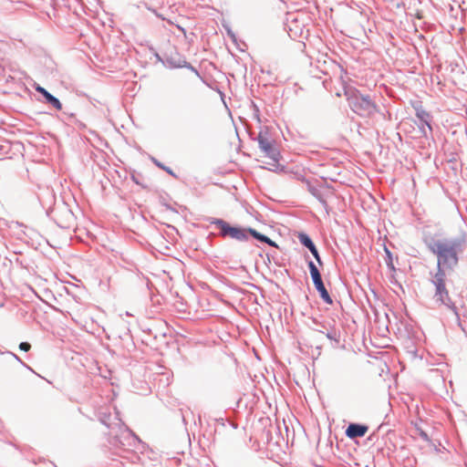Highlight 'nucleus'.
<instances>
[{
	"label": "nucleus",
	"instance_id": "nucleus-1",
	"mask_svg": "<svg viewBox=\"0 0 467 467\" xmlns=\"http://www.w3.org/2000/svg\"><path fill=\"white\" fill-rule=\"evenodd\" d=\"M428 250L437 256V268L452 272L459 265L460 254L463 250V240L459 237L428 235L424 237Z\"/></svg>",
	"mask_w": 467,
	"mask_h": 467
},
{
	"label": "nucleus",
	"instance_id": "nucleus-2",
	"mask_svg": "<svg viewBox=\"0 0 467 467\" xmlns=\"http://www.w3.org/2000/svg\"><path fill=\"white\" fill-rule=\"evenodd\" d=\"M107 419H109V416L100 420L109 430L107 434V443L104 444V447L107 448L112 455L119 457H125V453L135 451L138 448V444L140 442L139 437L121 422L120 420L113 425H110Z\"/></svg>",
	"mask_w": 467,
	"mask_h": 467
},
{
	"label": "nucleus",
	"instance_id": "nucleus-3",
	"mask_svg": "<svg viewBox=\"0 0 467 467\" xmlns=\"http://www.w3.org/2000/svg\"><path fill=\"white\" fill-rule=\"evenodd\" d=\"M207 221L218 230L216 236L222 239H231L238 243H247L250 237H253L260 243L278 248L275 241L252 227L231 224L229 222L221 218L209 217Z\"/></svg>",
	"mask_w": 467,
	"mask_h": 467
},
{
	"label": "nucleus",
	"instance_id": "nucleus-4",
	"mask_svg": "<svg viewBox=\"0 0 467 467\" xmlns=\"http://www.w3.org/2000/svg\"><path fill=\"white\" fill-rule=\"evenodd\" d=\"M309 16L302 11L287 12L285 20V29L292 39H304L308 36L306 29Z\"/></svg>",
	"mask_w": 467,
	"mask_h": 467
},
{
	"label": "nucleus",
	"instance_id": "nucleus-5",
	"mask_svg": "<svg viewBox=\"0 0 467 467\" xmlns=\"http://www.w3.org/2000/svg\"><path fill=\"white\" fill-rule=\"evenodd\" d=\"M256 140L258 141L259 149L271 160V161L267 162L270 166L268 168L269 171L275 172L284 171L285 166L279 163V160L281 158L280 151L272 143L267 130H260Z\"/></svg>",
	"mask_w": 467,
	"mask_h": 467
},
{
	"label": "nucleus",
	"instance_id": "nucleus-6",
	"mask_svg": "<svg viewBox=\"0 0 467 467\" xmlns=\"http://www.w3.org/2000/svg\"><path fill=\"white\" fill-rule=\"evenodd\" d=\"M348 104L350 109L361 117H370L377 110V105L369 95H364L355 89L348 96Z\"/></svg>",
	"mask_w": 467,
	"mask_h": 467
},
{
	"label": "nucleus",
	"instance_id": "nucleus-7",
	"mask_svg": "<svg viewBox=\"0 0 467 467\" xmlns=\"http://www.w3.org/2000/svg\"><path fill=\"white\" fill-rule=\"evenodd\" d=\"M449 271H444L441 269H436L435 274H431V282L435 287L434 296L436 300L441 302L442 305L448 306L449 308L455 309L454 304L450 297L449 291L446 288L445 280L446 275Z\"/></svg>",
	"mask_w": 467,
	"mask_h": 467
},
{
	"label": "nucleus",
	"instance_id": "nucleus-8",
	"mask_svg": "<svg viewBox=\"0 0 467 467\" xmlns=\"http://www.w3.org/2000/svg\"><path fill=\"white\" fill-rule=\"evenodd\" d=\"M163 65L169 68L185 67L199 76L198 70L191 63L187 62L184 56L180 54L176 49L164 53Z\"/></svg>",
	"mask_w": 467,
	"mask_h": 467
},
{
	"label": "nucleus",
	"instance_id": "nucleus-9",
	"mask_svg": "<svg viewBox=\"0 0 467 467\" xmlns=\"http://www.w3.org/2000/svg\"><path fill=\"white\" fill-rule=\"evenodd\" d=\"M49 215L61 228H69L74 222V213L65 203L53 208Z\"/></svg>",
	"mask_w": 467,
	"mask_h": 467
},
{
	"label": "nucleus",
	"instance_id": "nucleus-10",
	"mask_svg": "<svg viewBox=\"0 0 467 467\" xmlns=\"http://www.w3.org/2000/svg\"><path fill=\"white\" fill-rule=\"evenodd\" d=\"M313 324L315 325L314 331L325 334L329 340L336 344L339 343L340 334L332 327L331 322H318L317 319H313Z\"/></svg>",
	"mask_w": 467,
	"mask_h": 467
},
{
	"label": "nucleus",
	"instance_id": "nucleus-11",
	"mask_svg": "<svg viewBox=\"0 0 467 467\" xmlns=\"http://www.w3.org/2000/svg\"><path fill=\"white\" fill-rule=\"evenodd\" d=\"M417 119L418 121H415V124L418 126L419 131L420 132L421 136L426 138L428 136L427 130H429L430 132H432L433 130L431 125L433 117L431 114V112L427 111L421 114L420 116L417 117Z\"/></svg>",
	"mask_w": 467,
	"mask_h": 467
},
{
	"label": "nucleus",
	"instance_id": "nucleus-12",
	"mask_svg": "<svg viewBox=\"0 0 467 467\" xmlns=\"http://www.w3.org/2000/svg\"><path fill=\"white\" fill-rule=\"evenodd\" d=\"M368 431V426L361 423H349L345 431L346 436L354 440L357 438H361L366 435Z\"/></svg>",
	"mask_w": 467,
	"mask_h": 467
},
{
	"label": "nucleus",
	"instance_id": "nucleus-13",
	"mask_svg": "<svg viewBox=\"0 0 467 467\" xmlns=\"http://www.w3.org/2000/svg\"><path fill=\"white\" fill-rule=\"evenodd\" d=\"M35 89L37 93L43 96L46 103L51 105L57 110H60L62 109V104L60 100L57 97L53 96L45 88L41 87L40 85H36L35 87Z\"/></svg>",
	"mask_w": 467,
	"mask_h": 467
},
{
	"label": "nucleus",
	"instance_id": "nucleus-14",
	"mask_svg": "<svg viewBox=\"0 0 467 467\" xmlns=\"http://www.w3.org/2000/svg\"><path fill=\"white\" fill-rule=\"evenodd\" d=\"M316 290L317 291L320 298L327 305L333 304V299L330 296L327 289L325 286V284L323 282V279H320L318 281H316L313 283Z\"/></svg>",
	"mask_w": 467,
	"mask_h": 467
},
{
	"label": "nucleus",
	"instance_id": "nucleus-15",
	"mask_svg": "<svg viewBox=\"0 0 467 467\" xmlns=\"http://www.w3.org/2000/svg\"><path fill=\"white\" fill-rule=\"evenodd\" d=\"M299 243L306 248L309 250V252L314 254L315 253L318 252L315 243L311 239V237L304 232L297 233L296 235Z\"/></svg>",
	"mask_w": 467,
	"mask_h": 467
},
{
	"label": "nucleus",
	"instance_id": "nucleus-16",
	"mask_svg": "<svg viewBox=\"0 0 467 467\" xmlns=\"http://www.w3.org/2000/svg\"><path fill=\"white\" fill-rule=\"evenodd\" d=\"M307 191L315 197L317 198L324 206H327V201L324 199L320 190L314 186L311 182L308 180L306 183Z\"/></svg>",
	"mask_w": 467,
	"mask_h": 467
},
{
	"label": "nucleus",
	"instance_id": "nucleus-17",
	"mask_svg": "<svg viewBox=\"0 0 467 467\" xmlns=\"http://www.w3.org/2000/svg\"><path fill=\"white\" fill-rule=\"evenodd\" d=\"M307 266H308L309 274H310L313 283L322 279V275H321V273H320L318 267L316 265V264L312 260L307 261Z\"/></svg>",
	"mask_w": 467,
	"mask_h": 467
},
{
	"label": "nucleus",
	"instance_id": "nucleus-18",
	"mask_svg": "<svg viewBox=\"0 0 467 467\" xmlns=\"http://www.w3.org/2000/svg\"><path fill=\"white\" fill-rule=\"evenodd\" d=\"M410 105L415 111L416 118L427 112V110L423 108L422 102L420 100L411 101Z\"/></svg>",
	"mask_w": 467,
	"mask_h": 467
},
{
	"label": "nucleus",
	"instance_id": "nucleus-19",
	"mask_svg": "<svg viewBox=\"0 0 467 467\" xmlns=\"http://www.w3.org/2000/svg\"><path fill=\"white\" fill-rule=\"evenodd\" d=\"M151 161L157 166L159 167L160 169L165 171L167 173H169L170 175L173 176V177H176L175 173L173 172V171L170 168V167H167L165 166L163 163H161L160 161H158L156 158L154 157H151Z\"/></svg>",
	"mask_w": 467,
	"mask_h": 467
},
{
	"label": "nucleus",
	"instance_id": "nucleus-20",
	"mask_svg": "<svg viewBox=\"0 0 467 467\" xmlns=\"http://www.w3.org/2000/svg\"><path fill=\"white\" fill-rule=\"evenodd\" d=\"M384 250H385V253H386L385 262H386L387 266L391 271H395L396 269H395V266L393 265V256H392L391 252L387 247H385Z\"/></svg>",
	"mask_w": 467,
	"mask_h": 467
},
{
	"label": "nucleus",
	"instance_id": "nucleus-21",
	"mask_svg": "<svg viewBox=\"0 0 467 467\" xmlns=\"http://www.w3.org/2000/svg\"><path fill=\"white\" fill-rule=\"evenodd\" d=\"M252 108H253V115H254V118L258 121V122H261V119H260V110H259V108L258 106L252 101Z\"/></svg>",
	"mask_w": 467,
	"mask_h": 467
},
{
	"label": "nucleus",
	"instance_id": "nucleus-22",
	"mask_svg": "<svg viewBox=\"0 0 467 467\" xmlns=\"http://www.w3.org/2000/svg\"><path fill=\"white\" fill-rule=\"evenodd\" d=\"M31 348V345L28 342H21L19 344V349L25 352L29 351Z\"/></svg>",
	"mask_w": 467,
	"mask_h": 467
},
{
	"label": "nucleus",
	"instance_id": "nucleus-23",
	"mask_svg": "<svg viewBox=\"0 0 467 467\" xmlns=\"http://www.w3.org/2000/svg\"><path fill=\"white\" fill-rule=\"evenodd\" d=\"M7 354H9L13 358H15L16 360H17L18 362H20L23 366L28 368L29 369H31L27 365H26L22 360L21 358L15 353L13 352H10V351H7L6 352Z\"/></svg>",
	"mask_w": 467,
	"mask_h": 467
},
{
	"label": "nucleus",
	"instance_id": "nucleus-24",
	"mask_svg": "<svg viewBox=\"0 0 467 467\" xmlns=\"http://www.w3.org/2000/svg\"><path fill=\"white\" fill-rule=\"evenodd\" d=\"M314 256V258L316 259L317 263L318 264L319 266H323L324 263L321 259V256L319 254V252H317L315 253L314 254H312Z\"/></svg>",
	"mask_w": 467,
	"mask_h": 467
},
{
	"label": "nucleus",
	"instance_id": "nucleus-25",
	"mask_svg": "<svg viewBox=\"0 0 467 467\" xmlns=\"http://www.w3.org/2000/svg\"><path fill=\"white\" fill-rule=\"evenodd\" d=\"M420 437L425 441H430V438H429V435L424 431H420V433H419Z\"/></svg>",
	"mask_w": 467,
	"mask_h": 467
},
{
	"label": "nucleus",
	"instance_id": "nucleus-26",
	"mask_svg": "<svg viewBox=\"0 0 467 467\" xmlns=\"http://www.w3.org/2000/svg\"><path fill=\"white\" fill-rule=\"evenodd\" d=\"M296 180H297V181H300V182H304V183H306V182L308 181V179H306V178L304 175H302V174H296Z\"/></svg>",
	"mask_w": 467,
	"mask_h": 467
},
{
	"label": "nucleus",
	"instance_id": "nucleus-27",
	"mask_svg": "<svg viewBox=\"0 0 467 467\" xmlns=\"http://www.w3.org/2000/svg\"><path fill=\"white\" fill-rule=\"evenodd\" d=\"M154 57L156 59L163 64L164 56L161 57L159 53L154 52Z\"/></svg>",
	"mask_w": 467,
	"mask_h": 467
},
{
	"label": "nucleus",
	"instance_id": "nucleus-28",
	"mask_svg": "<svg viewBox=\"0 0 467 467\" xmlns=\"http://www.w3.org/2000/svg\"><path fill=\"white\" fill-rule=\"evenodd\" d=\"M180 411H181L182 421L186 425L187 424V422H186V417H187L186 413H187V411L184 412L182 410H180Z\"/></svg>",
	"mask_w": 467,
	"mask_h": 467
},
{
	"label": "nucleus",
	"instance_id": "nucleus-29",
	"mask_svg": "<svg viewBox=\"0 0 467 467\" xmlns=\"http://www.w3.org/2000/svg\"><path fill=\"white\" fill-rule=\"evenodd\" d=\"M21 232H22V234H23V235L27 236V233H26V231L21 230ZM18 234V238L22 239L21 234Z\"/></svg>",
	"mask_w": 467,
	"mask_h": 467
},
{
	"label": "nucleus",
	"instance_id": "nucleus-30",
	"mask_svg": "<svg viewBox=\"0 0 467 467\" xmlns=\"http://www.w3.org/2000/svg\"><path fill=\"white\" fill-rule=\"evenodd\" d=\"M216 421H217L218 423H221L222 425H224V422H223V418L216 419Z\"/></svg>",
	"mask_w": 467,
	"mask_h": 467
},
{
	"label": "nucleus",
	"instance_id": "nucleus-31",
	"mask_svg": "<svg viewBox=\"0 0 467 467\" xmlns=\"http://www.w3.org/2000/svg\"><path fill=\"white\" fill-rule=\"evenodd\" d=\"M16 225H17V227H19V228H26V226H25V225H24V224H22V223H16Z\"/></svg>",
	"mask_w": 467,
	"mask_h": 467
}]
</instances>
